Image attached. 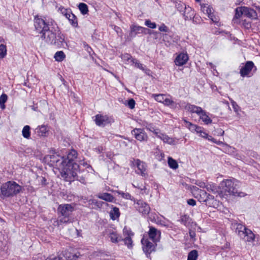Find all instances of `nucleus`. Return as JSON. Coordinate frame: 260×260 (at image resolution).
<instances>
[{
    "label": "nucleus",
    "instance_id": "obj_1",
    "mask_svg": "<svg viewBox=\"0 0 260 260\" xmlns=\"http://www.w3.org/2000/svg\"><path fill=\"white\" fill-rule=\"evenodd\" d=\"M46 159H49L51 165L55 166L56 168L60 170V175L66 181L71 182L75 179H78L77 176V172L79 169L78 165L73 164L71 166L72 171L70 170L68 171V169H70V168L66 167V160L64 157L55 153L47 156Z\"/></svg>",
    "mask_w": 260,
    "mask_h": 260
},
{
    "label": "nucleus",
    "instance_id": "obj_2",
    "mask_svg": "<svg viewBox=\"0 0 260 260\" xmlns=\"http://www.w3.org/2000/svg\"><path fill=\"white\" fill-rule=\"evenodd\" d=\"M34 25L36 29L42 34L52 27L56 26L55 21L51 19H47L46 17L36 16L34 19Z\"/></svg>",
    "mask_w": 260,
    "mask_h": 260
},
{
    "label": "nucleus",
    "instance_id": "obj_3",
    "mask_svg": "<svg viewBox=\"0 0 260 260\" xmlns=\"http://www.w3.org/2000/svg\"><path fill=\"white\" fill-rule=\"evenodd\" d=\"M21 190V186L14 181H8L1 187V193L5 197L14 196L19 193Z\"/></svg>",
    "mask_w": 260,
    "mask_h": 260
},
{
    "label": "nucleus",
    "instance_id": "obj_4",
    "mask_svg": "<svg viewBox=\"0 0 260 260\" xmlns=\"http://www.w3.org/2000/svg\"><path fill=\"white\" fill-rule=\"evenodd\" d=\"M73 211L74 207L70 204L60 205L57 208L59 218L57 221L58 224L70 222L69 217Z\"/></svg>",
    "mask_w": 260,
    "mask_h": 260
},
{
    "label": "nucleus",
    "instance_id": "obj_5",
    "mask_svg": "<svg viewBox=\"0 0 260 260\" xmlns=\"http://www.w3.org/2000/svg\"><path fill=\"white\" fill-rule=\"evenodd\" d=\"M228 180H223L218 187H217L213 184H206V188L208 191L216 193L218 192L219 197L222 198V200H225V201H227V186L226 183Z\"/></svg>",
    "mask_w": 260,
    "mask_h": 260
},
{
    "label": "nucleus",
    "instance_id": "obj_6",
    "mask_svg": "<svg viewBox=\"0 0 260 260\" xmlns=\"http://www.w3.org/2000/svg\"><path fill=\"white\" fill-rule=\"evenodd\" d=\"M240 187L239 182L234 178L229 179V194L235 197H244L246 193L239 191Z\"/></svg>",
    "mask_w": 260,
    "mask_h": 260
},
{
    "label": "nucleus",
    "instance_id": "obj_7",
    "mask_svg": "<svg viewBox=\"0 0 260 260\" xmlns=\"http://www.w3.org/2000/svg\"><path fill=\"white\" fill-rule=\"evenodd\" d=\"M132 164L133 166L137 167V170H136L137 174L141 175L144 178L148 177L147 165L145 162L137 159L132 161Z\"/></svg>",
    "mask_w": 260,
    "mask_h": 260
},
{
    "label": "nucleus",
    "instance_id": "obj_8",
    "mask_svg": "<svg viewBox=\"0 0 260 260\" xmlns=\"http://www.w3.org/2000/svg\"><path fill=\"white\" fill-rule=\"evenodd\" d=\"M257 69L251 61H247L245 65L240 70V74L242 77H250L253 75V72H255Z\"/></svg>",
    "mask_w": 260,
    "mask_h": 260
},
{
    "label": "nucleus",
    "instance_id": "obj_9",
    "mask_svg": "<svg viewBox=\"0 0 260 260\" xmlns=\"http://www.w3.org/2000/svg\"><path fill=\"white\" fill-rule=\"evenodd\" d=\"M57 28V27L56 26ZM56 29H55V26H54V28H52V27L45 31L43 32L41 35V38L45 40V41L48 44H56Z\"/></svg>",
    "mask_w": 260,
    "mask_h": 260
},
{
    "label": "nucleus",
    "instance_id": "obj_10",
    "mask_svg": "<svg viewBox=\"0 0 260 260\" xmlns=\"http://www.w3.org/2000/svg\"><path fill=\"white\" fill-rule=\"evenodd\" d=\"M188 189L191 191L193 197L200 202H205L206 201L207 193L205 191L199 189L196 186H188Z\"/></svg>",
    "mask_w": 260,
    "mask_h": 260
},
{
    "label": "nucleus",
    "instance_id": "obj_11",
    "mask_svg": "<svg viewBox=\"0 0 260 260\" xmlns=\"http://www.w3.org/2000/svg\"><path fill=\"white\" fill-rule=\"evenodd\" d=\"M141 243L143 245V250L146 253L147 257L150 256V253L155 251L156 243L153 244L149 241V239L145 236L141 240Z\"/></svg>",
    "mask_w": 260,
    "mask_h": 260
},
{
    "label": "nucleus",
    "instance_id": "obj_12",
    "mask_svg": "<svg viewBox=\"0 0 260 260\" xmlns=\"http://www.w3.org/2000/svg\"><path fill=\"white\" fill-rule=\"evenodd\" d=\"M132 134L139 141H147L148 136L144 130L142 128H135L132 131Z\"/></svg>",
    "mask_w": 260,
    "mask_h": 260
},
{
    "label": "nucleus",
    "instance_id": "obj_13",
    "mask_svg": "<svg viewBox=\"0 0 260 260\" xmlns=\"http://www.w3.org/2000/svg\"><path fill=\"white\" fill-rule=\"evenodd\" d=\"M148 235L150 239L153 243H156L160 240L161 233L160 231L153 226H149V230L148 232Z\"/></svg>",
    "mask_w": 260,
    "mask_h": 260
},
{
    "label": "nucleus",
    "instance_id": "obj_14",
    "mask_svg": "<svg viewBox=\"0 0 260 260\" xmlns=\"http://www.w3.org/2000/svg\"><path fill=\"white\" fill-rule=\"evenodd\" d=\"M95 122L99 126H104L110 123L112 119L107 115L98 114L95 116Z\"/></svg>",
    "mask_w": 260,
    "mask_h": 260
},
{
    "label": "nucleus",
    "instance_id": "obj_15",
    "mask_svg": "<svg viewBox=\"0 0 260 260\" xmlns=\"http://www.w3.org/2000/svg\"><path fill=\"white\" fill-rule=\"evenodd\" d=\"M77 152L76 151L74 150H72L67 155V158L66 159V163L65 164V166L67 168H70V170L72 171V167L73 164H77L76 162H73L75 159H76L77 157ZM68 171L70 169H68Z\"/></svg>",
    "mask_w": 260,
    "mask_h": 260
},
{
    "label": "nucleus",
    "instance_id": "obj_16",
    "mask_svg": "<svg viewBox=\"0 0 260 260\" xmlns=\"http://www.w3.org/2000/svg\"><path fill=\"white\" fill-rule=\"evenodd\" d=\"M131 31L129 32V37L134 38L136 35L140 34H146L149 29L147 28L143 27L137 25H132L130 27Z\"/></svg>",
    "mask_w": 260,
    "mask_h": 260
},
{
    "label": "nucleus",
    "instance_id": "obj_17",
    "mask_svg": "<svg viewBox=\"0 0 260 260\" xmlns=\"http://www.w3.org/2000/svg\"><path fill=\"white\" fill-rule=\"evenodd\" d=\"M155 136L161 140L164 143L168 144L175 145L176 143L175 139L169 137L165 134L162 133L160 130L158 132L155 133Z\"/></svg>",
    "mask_w": 260,
    "mask_h": 260
},
{
    "label": "nucleus",
    "instance_id": "obj_18",
    "mask_svg": "<svg viewBox=\"0 0 260 260\" xmlns=\"http://www.w3.org/2000/svg\"><path fill=\"white\" fill-rule=\"evenodd\" d=\"M138 206L136 207L138 211L143 214H148L150 212L149 206L143 201L139 200L137 202Z\"/></svg>",
    "mask_w": 260,
    "mask_h": 260
},
{
    "label": "nucleus",
    "instance_id": "obj_19",
    "mask_svg": "<svg viewBox=\"0 0 260 260\" xmlns=\"http://www.w3.org/2000/svg\"><path fill=\"white\" fill-rule=\"evenodd\" d=\"M231 228L235 229L236 232L241 237L244 234L245 231L248 229L244 225L237 223H232Z\"/></svg>",
    "mask_w": 260,
    "mask_h": 260
},
{
    "label": "nucleus",
    "instance_id": "obj_20",
    "mask_svg": "<svg viewBox=\"0 0 260 260\" xmlns=\"http://www.w3.org/2000/svg\"><path fill=\"white\" fill-rule=\"evenodd\" d=\"M188 59L187 53H180L176 58L175 62L177 66H181L186 63Z\"/></svg>",
    "mask_w": 260,
    "mask_h": 260
},
{
    "label": "nucleus",
    "instance_id": "obj_21",
    "mask_svg": "<svg viewBox=\"0 0 260 260\" xmlns=\"http://www.w3.org/2000/svg\"><path fill=\"white\" fill-rule=\"evenodd\" d=\"M63 257L61 256V259L63 260H77L81 255L79 252L76 253H71L67 251L62 252Z\"/></svg>",
    "mask_w": 260,
    "mask_h": 260
},
{
    "label": "nucleus",
    "instance_id": "obj_22",
    "mask_svg": "<svg viewBox=\"0 0 260 260\" xmlns=\"http://www.w3.org/2000/svg\"><path fill=\"white\" fill-rule=\"evenodd\" d=\"M185 109L187 111L191 113H196L198 116L199 114L202 112L203 109L199 106L191 105L190 104H187L186 106H185Z\"/></svg>",
    "mask_w": 260,
    "mask_h": 260
},
{
    "label": "nucleus",
    "instance_id": "obj_23",
    "mask_svg": "<svg viewBox=\"0 0 260 260\" xmlns=\"http://www.w3.org/2000/svg\"><path fill=\"white\" fill-rule=\"evenodd\" d=\"M239 11L242 10L244 13V16L249 18H255L256 16V12L249 8L245 7H241V8L238 9Z\"/></svg>",
    "mask_w": 260,
    "mask_h": 260
},
{
    "label": "nucleus",
    "instance_id": "obj_24",
    "mask_svg": "<svg viewBox=\"0 0 260 260\" xmlns=\"http://www.w3.org/2000/svg\"><path fill=\"white\" fill-rule=\"evenodd\" d=\"M181 14L185 20L191 19L194 15L193 11L191 8L189 6L186 7Z\"/></svg>",
    "mask_w": 260,
    "mask_h": 260
},
{
    "label": "nucleus",
    "instance_id": "obj_25",
    "mask_svg": "<svg viewBox=\"0 0 260 260\" xmlns=\"http://www.w3.org/2000/svg\"><path fill=\"white\" fill-rule=\"evenodd\" d=\"M96 196L98 198L108 202H113L114 200V197L110 193L107 192L99 193Z\"/></svg>",
    "mask_w": 260,
    "mask_h": 260
},
{
    "label": "nucleus",
    "instance_id": "obj_26",
    "mask_svg": "<svg viewBox=\"0 0 260 260\" xmlns=\"http://www.w3.org/2000/svg\"><path fill=\"white\" fill-rule=\"evenodd\" d=\"M241 238L245 241L251 242L254 241L255 235L250 230L248 229L247 231H245L244 234Z\"/></svg>",
    "mask_w": 260,
    "mask_h": 260
},
{
    "label": "nucleus",
    "instance_id": "obj_27",
    "mask_svg": "<svg viewBox=\"0 0 260 260\" xmlns=\"http://www.w3.org/2000/svg\"><path fill=\"white\" fill-rule=\"evenodd\" d=\"M108 236L110 240L113 243H117L120 241L123 240L121 237L119 236L116 232L113 230H109L108 232Z\"/></svg>",
    "mask_w": 260,
    "mask_h": 260
},
{
    "label": "nucleus",
    "instance_id": "obj_28",
    "mask_svg": "<svg viewBox=\"0 0 260 260\" xmlns=\"http://www.w3.org/2000/svg\"><path fill=\"white\" fill-rule=\"evenodd\" d=\"M104 202L99 201L94 199H90L88 201V205L93 209H99L101 208Z\"/></svg>",
    "mask_w": 260,
    "mask_h": 260
},
{
    "label": "nucleus",
    "instance_id": "obj_29",
    "mask_svg": "<svg viewBox=\"0 0 260 260\" xmlns=\"http://www.w3.org/2000/svg\"><path fill=\"white\" fill-rule=\"evenodd\" d=\"M184 122L185 123V126L187 127L191 132H200V126L196 124H193L191 122L187 121L186 120L184 119Z\"/></svg>",
    "mask_w": 260,
    "mask_h": 260
},
{
    "label": "nucleus",
    "instance_id": "obj_30",
    "mask_svg": "<svg viewBox=\"0 0 260 260\" xmlns=\"http://www.w3.org/2000/svg\"><path fill=\"white\" fill-rule=\"evenodd\" d=\"M164 104L165 106H169L172 109H176L177 107V104L173 100H172V99L169 97V95H167L166 98H165Z\"/></svg>",
    "mask_w": 260,
    "mask_h": 260
},
{
    "label": "nucleus",
    "instance_id": "obj_31",
    "mask_svg": "<svg viewBox=\"0 0 260 260\" xmlns=\"http://www.w3.org/2000/svg\"><path fill=\"white\" fill-rule=\"evenodd\" d=\"M200 118L206 124H208L212 123L211 119L207 114L205 111L202 110V112L199 115Z\"/></svg>",
    "mask_w": 260,
    "mask_h": 260
},
{
    "label": "nucleus",
    "instance_id": "obj_32",
    "mask_svg": "<svg viewBox=\"0 0 260 260\" xmlns=\"http://www.w3.org/2000/svg\"><path fill=\"white\" fill-rule=\"evenodd\" d=\"M120 216V212L119 209L116 207H113L112 209L110 212V218L114 220L118 218Z\"/></svg>",
    "mask_w": 260,
    "mask_h": 260
},
{
    "label": "nucleus",
    "instance_id": "obj_33",
    "mask_svg": "<svg viewBox=\"0 0 260 260\" xmlns=\"http://www.w3.org/2000/svg\"><path fill=\"white\" fill-rule=\"evenodd\" d=\"M201 10L204 13L207 14L208 16L211 15L214 11L212 8L210 6H208L207 4L201 5Z\"/></svg>",
    "mask_w": 260,
    "mask_h": 260
},
{
    "label": "nucleus",
    "instance_id": "obj_34",
    "mask_svg": "<svg viewBox=\"0 0 260 260\" xmlns=\"http://www.w3.org/2000/svg\"><path fill=\"white\" fill-rule=\"evenodd\" d=\"M167 95L164 94H152L151 97L153 98L157 102L164 104L165 98Z\"/></svg>",
    "mask_w": 260,
    "mask_h": 260
},
{
    "label": "nucleus",
    "instance_id": "obj_35",
    "mask_svg": "<svg viewBox=\"0 0 260 260\" xmlns=\"http://www.w3.org/2000/svg\"><path fill=\"white\" fill-rule=\"evenodd\" d=\"M54 57L57 61H61L66 57V55L62 51L56 52L54 56Z\"/></svg>",
    "mask_w": 260,
    "mask_h": 260
},
{
    "label": "nucleus",
    "instance_id": "obj_36",
    "mask_svg": "<svg viewBox=\"0 0 260 260\" xmlns=\"http://www.w3.org/2000/svg\"><path fill=\"white\" fill-rule=\"evenodd\" d=\"M36 130L37 131V133L40 136H45L46 133H47V128L46 126L42 125L41 126H39Z\"/></svg>",
    "mask_w": 260,
    "mask_h": 260
},
{
    "label": "nucleus",
    "instance_id": "obj_37",
    "mask_svg": "<svg viewBox=\"0 0 260 260\" xmlns=\"http://www.w3.org/2000/svg\"><path fill=\"white\" fill-rule=\"evenodd\" d=\"M30 127L29 125H25L22 129V134L24 138L29 139L30 136Z\"/></svg>",
    "mask_w": 260,
    "mask_h": 260
},
{
    "label": "nucleus",
    "instance_id": "obj_38",
    "mask_svg": "<svg viewBox=\"0 0 260 260\" xmlns=\"http://www.w3.org/2000/svg\"><path fill=\"white\" fill-rule=\"evenodd\" d=\"M69 15V21L70 23L74 27H77L78 26V22L76 16L71 12V14H68Z\"/></svg>",
    "mask_w": 260,
    "mask_h": 260
},
{
    "label": "nucleus",
    "instance_id": "obj_39",
    "mask_svg": "<svg viewBox=\"0 0 260 260\" xmlns=\"http://www.w3.org/2000/svg\"><path fill=\"white\" fill-rule=\"evenodd\" d=\"M64 41V37L63 34L59 33L56 36V44H54V45H56L57 46H61L62 43Z\"/></svg>",
    "mask_w": 260,
    "mask_h": 260
},
{
    "label": "nucleus",
    "instance_id": "obj_40",
    "mask_svg": "<svg viewBox=\"0 0 260 260\" xmlns=\"http://www.w3.org/2000/svg\"><path fill=\"white\" fill-rule=\"evenodd\" d=\"M79 9L83 15L87 14L88 9L87 5L84 3H80L78 6Z\"/></svg>",
    "mask_w": 260,
    "mask_h": 260
},
{
    "label": "nucleus",
    "instance_id": "obj_41",
    "mask_svg": "<svg viewBox=\"0 0 260 260\" xmlns=\"http://www.w3.org/2000/svg\"><path fill=\"white\" fill-rule=\"evenodd\" d=\"M168 165L173 169H176L178 167L177 161L171 157L168 158Z\"/></svg>",
    "mask_w": 260,
    "mask_h": 260
},
{
    "label": "nucleus",
    "instance_id": "obj_42",
    "mask_svg": "<svg viewBox=\"0 0 260 260\" xmlns=\"http://www.w3.org/2000/svg\"><path fill=\"white\" fill-rule=\"evenodd\" d=\"M198 251L196 250L191 251L188 255L187 260H197Z\"/></svg>",
    "mask_w": 260,
    "mask_h": 260
},
{
    "label": "nucleus",
    "instance_id": "obj_43",
    "mask_svg": "<svg viewBox=\"0 0 260 260\" xmlns=\"http://www.w3.org/2000/svg\"><path fill=\"white\" fill-rule=\"evenodd\" d=\"M8 96L6 94H3L0 96V107L2 109L5 108V103L6 102Z\"/></svg>",
    "mask_w": 260,
    "mask_h": 260
},
{
    "label": "nucleus",
    "instance_id": "obj_44",
    "mask_svg": "<svg viewBox=\"0 0 260 260\" xmlns=\"http://www.w3.org/2000/svg\"><path fill=\"white\" fill-rule=\"evenodd\" d=\"M176 9L180 12L182 13L185 9L186 6L183 3L180 2H177L175 5Z\"/></svg>",
    "mask_w": 260,
    "mask_h": 260
},
{
    "label": "nucleus",
    "instance_id": "obj_45",
    "mask_svg": "<svg viewBox=\"0 0 260 260\" xmlns=\"http://www.w3.org/2000/svg\"><path fill=\"white\" fill-rule=\"evenodd\" d=\"M123 240L128 248H130L133 247V241L131 237H126Z\"/></svg>",
    "mask_w": 260,
    "mask_h": 260
},
{
    "label": "nucleus",
    "instance_id": "obj_46",
    "mask_svg": "<svg viewBox=\"0 0 260 260\" xmlns=\"http://www.w3.org/2000/svg\"><path fill=\"white\" fill-rule=\"evenodd\" d=\"M6 47L4 45H0V58H4L6 54Z\"/></svg>",
    "mask_w": 260,
    "mask_h": 260
},
{
    "label": "nucleus",
    "instance_id": "obj_47",
    "mask_svg": "<svg viewBox=\"0 0 260 260\" xmlns=\"http://www.w3.org/2000/svg\"><path fill=\"white\" fill-rule=\"evenodd\" d=\"M131 61L133 62V63L135 64V67H137V68H139L142 70H144L143 65L142 64H141V63H140L139 62V61L137 60V59H134V58H132Z\"/></svg>",
    "mask_w": 260,
    "mask_h": 260
},
{
    "label": "nucleus",
    "instance_id": "obj_48",
    "mask_svg": "<svg viewBox=\"0 0 260 260\" xmlns=\"http://www.w3.org/2000/svg\"><path fill=\"white\" fill-rule=\"evenodd\" d=\"M116 192L118 194L121 195V197L124 199L132 200L131 199V196L129 193H127V192L124 193V192L120 191H116Z\"/></svg>",
    "mask_w": 260,
    "mask_h": 260
},
{
    "label": "nucleus",
    "instance_id": "obj_49",
    "mask_svg": "<svg viewBox=\"0 0 260 260\" xmlns=\"http://www.w3.org/2000/svg\"><path fill=\"white\" fill-rule=\"evenodd\" d=\"M145 24L148 27L151 28H155L156 27V24L154 22H152L150 20H146Z\"/></svg>",
    "mask_w": 260,
    "mask_h": 260
},
{
    "label": "nucleus",
    "instance_id": "obj_50",
    "mask_svg": "<svg viewBox=\"0 0 260 260\" xmlns=\"http://www.w3.org/2000/svg\"><path fill=\"white\" fill-rule=\"evenodd\" d=\"M208 17L211 20V21L216 23L217 24L219 22V18L218 17H216L213 14V13H212L211 15L209 16Z\"/></svg>",
    "mask_w": 260,
    "mask_h": 260
},
{
    "label": "nucleus",
    "instance_id": "obj_51",
    "mask_svg": "<svg viewBox=\"0 0 260 260\" xmlns=\"http://www.w3.org/2000/svg\"><path fill=\"white\" fill-rule=\"evenodd\" d=\"M123 234L124 236L129 237H131V236L134 235L133 233L126 228L123 229Z\"/></svg>",
    "mask_w": 260,
    "mask_h": 260
},
{
    "label": "nucleus",
    "instance_id": "obj_52",
    "mask_svg": "<svg viewBox=\"0 0 260 260\" xmlns=\"http://www.w3.org/2000/svg\"><path fill=\"white\" fill-rule=\"evenodd\" d=\"M135 104L136 103L135 100L133 99H131L128 100L127 102V106L130 109H133L135 108Z\"/></svg>",
    "mask_w": 260,
    "mask_h": 260
},
{
    "label": "nucleus",
    "instance_id": "obj_53",
    "mask_svg": "<svg viewBox=\"0 0 260 260\" xmlns=\"http://www.w3.org/2000/svg\"><path fill=\"white\" fill-rule=\"evenodd\" d=\"M147 129L148 130L150 131V132H152L155 135V133L158 132L159 131V129L156 128L151 125H148L147 127Z\"/></svg>",
    "mask_w": 260,
    "mask_h": 260
},
{
    "label": "nucleus",
    "instance_id": "obj_54",
    "mask_svg": "<svg viewBox=\"0 0 260 260\" xmlns=\"http://www.w3.org/2000/svg\"><path fill=\"white\" fill-rule=\"evenodd\" d=\"M59 10L60 12L65 16L68 15V14H71V12L70 10H67L64 8H60Z\"/></svg>",
    "mask_w": 260,
    "mask_h": 260
},
{
    "label": "nucleus",
    "instance_id": "obj_55",
    "mask_svg": "<svg viewBox=\"0 0 260 260\" xmlns=\"http://www.w3.org/2000/svg\"><path fill=\"white\" fill-rule=\"evenodd\" d=\"M240 8H241V7H238L237 8H236V14H235V17L236 18H239L240 17H241L242 15H244V13H243L242 11L241 10V11H239L238 9H240Z\"/></svg>",
    "mask_w": 260,
    "mask_h": 260
},
{
    "label": "nucleus",
    "instance_id": "obj_56",
    "mask_svg": "<svg viewBox=\"0 0 260 260\" xmlns=\"http://www.w3.org/2000/svg\"><path fill=\"white\" fill-rule=\"evenodd\" d=\"M231 103L234 111L237 113L240 110V108L238 105L234 101L231 100Z\"/></svg>",
    "mask_w": 260,
    "mask_h": 260
},
{
    "label": "nucleus",
    "instance_id": "obj_57",
    "mask_svg": "<svg viewBox=\"0 0 260 260\" xmlns=\"http://www.w3.org/2000/svg\"><path fill=\"white\" fill-rule=\"evenodd\" d=\"M45 260H63V259H61V255H60L59 256H56L55 255H50L49 257H48L47 258H46Z\"/></svg>",
    "mask_w": 260,
    "mask_h": 260
},
{
    "label": "nucleus",
    "instance_id": "obj_58",
    "mask_svg": "<svg viewBox=\"0 0 260 260\" xmlns=\"http://www.w3.org/2000/svg\"><path fill=\"white\" fill-rule=\"evenodd\" d=\"M79 165V167L80 168V166H83V167H85V168H89L90 167V165H88L86 162H85L84 161L81 160L80 161V164H78ZM80 169L79 168V171L77 172V173L80 172Z\"/></svg>",
    "mask_w": 260,
    "mask_h": 260
},
{
    "label": "nucleus",
    "instance_id": "obj_59",
    "mask_svg": "<svg viewBox=\"0 0 260 260\" xmlns=\"http://www.w3.org/2000/svg\"><path fill=\"white\" fill-rule=\"evenodd\" d=\"M200 132H197V133L199 134L201 137L206 139L208 136V134L203 131V128L201 127H200Z\"/></svg>",
    "mask_w": 260,
    "mask_h": 260
},
{
    "label": "nucleus",
    "instance_id": "obj_60",
    "mask_svg": "<svg viewBox=\"0 0 260 260\" xmlns=\"http://www.w3.org/2000/svg\"><path fill=\"white\" fill-rule=\"evenodd\" d=\"M159 30L160 31L168 32L169 28L166 25H165L164 24H162L159 27Z\"/></svg>",
    "mask_w": 260,
    "mask_h": 260
},
{
    "label": "nucleus",
    "instance_id": "obj_61",
    "mask_svg": "<svg viewBox=\"0 0 260 260\" xmlns=\"http://www.w3.org/2000/svg\"><path fill=\"white\" fill-rule=\"evenodd\" d=\"M196 184L201 188H206V184H205V183L201 181H197L196 183Z\"/></svg>",
    "mask_w": 260,
    "mask_h": 260
},
{
    "label": "nucleus",
    "instance_id": "obj_62",
    "mask_svg": "<svg viewBox=\"0 0 260 260\" xmlns=\"http://www.w3.org/2000/svg\"><path fill=\"white\" fill-rule=\"evenodd\" d=\"M187 203L189 205L193 206L196 205V201L194 200L191 199H189L187 201Z\"/></svg>",
    "mask_w": 260,
    "mask_h": 260
},
{
    "label": "nucleus",
    "instance_id": "obj_63",
    "mask_svg": "<svg viewBox=\"0 0 260 260\" xmlns=\"http://www.w3.org/2000/svg\"><path fill=\"white\" fill-rule=\"evenodd\" d=\"M123 59L124 60H128L129 59H130L131 58H132V56L131 55L128 54H124L123 56Z\"/></svg>",
    "mask_w": 260,
    "mask_h": 260
},
{
    "label": "nucleus",
    "instance_id": "obj_64",
    "mask_svg": "<svg viewBox=\"0 0 260 260\" xmlns=\"http://www.w3.org/2000/svg\"><path fill=\"white\" fill-rule=\"evenodd\" d=\"M33 260H45V257L41 255H38L37 256L34 257Z\"/></svg>",
    "mask_w": 260,
    "mask_h": 260
}]
</instances>
